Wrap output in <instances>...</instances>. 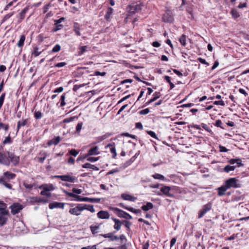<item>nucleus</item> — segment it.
Instances as JSON below:
<instances>
[{
	"label": "nucleus",
	"mask_w": 249,
	"mask_h": 249,
	"mask_svg": "<svg viewBox=\"0 0 249 249\" xmlns=\"http://www.w3.org/2000/svg\"><path fill=\"white\" fill-rule=\"evenodd\" d=\"M25 40V36L24 35H21L20 37L19 40L17 43V46L18 47H22L24 45V42Z\"/></svg>",
	"instance_id": "473e14b6"
},
{
	"label": "nucleus",
	"mask_w": 249,
	"mask_h": 249,
	"mask_svg": "<svg viewBox=\"0 0 249 249\" xmlns=\"http://www.w3.org/2000/svg\"><path fill=\"white\" fill-rule=\"evenodd\" d=\"M229 162L231 164H234L236 163L238 165V166H242L243 164H242V161L240 159H231L230 160H229Z\"/></svg>",
	"instance_id": "4be33fe9"
},
{
	"label": "nucleus",
	"mask_w": 249,
	"mask_h": 249,
	"mask_svg": "<svg viewBox=\"0 0 249 249\" xmlns=\"http://www.w3.org/2000/svg\"><path fill=\"white\" fill-rule=\"evenodd\" d=\"M231 14L232 15V17L234 18H238L240 15L238 13V12L237 11V10L235 9H232L231 11Z\"/></svg>",
	"instance_id": "ea45409f"
},
{
	"label": "nucleus",
	"mask_w": 249,
	"mask_h": 249,
	"mask_svg": "<svg viewBox=\"0 0 249 249\" xmlns=\"http://www.w3.org/2000/svg\"><path fill=\"white\" fill-rule=\"evenodd\" d=\"M76 200L77 201H85V202H90L92 203H99L100 202L101 199L98 198H89L87 197L79 196L77 197Z\"/></svg>",
	"instance_id": "39448f33"
},
{
	"label": "nucleus",
	"mask_w": 249,
	"mask_h": 249,
	"mask_svg": "<svg viewBox=\"0 0 249 249\" xmlns=\"http://www.w3.org/2000/svg\"><path fill=\"white\" fill-rule=\"evenodd\" d=\"M8 180H6L5 178H0V184L4 185L6 188L9 189H12V185L7 183Z\"/></svg>",
	"instance_id": "a211bd4d"
},
{
	"label": "nucleus",
	"mask_w": 249,
	"mask_h": 249,
	"mask_svg": "<svg viewBox=\"0 0 249 249\" xmlns=\"http://www.w3.org/2000/svg\"><path fill=\"white\" fill-rule=\"evenodd\" d=\"M176 242V238H173L170 241V248H172Z\"/></svg>",
	"instance_id": "338daca9"
},
{
	"label": "nucleus",
	"mask_w": 249,
	"mask_h": 249,
	"mask_svg": "<svg viewBox=\"0 0 249 249\" xmlns=\"http://www.w3.org/2000/svg\"><path fill=\"white\" fill-rule=\"evenodd\" d=\"M73 31L75 32V33L77 36H79L81 35V33L80 32V25H79L78 23H77L76 22L74 23Z\"/></svg>",
	"instance_id": "bb28decb"
},
{
	"label": "nucleus",
	"mask_w": 249,
	"mask_h": 249,
	"mask_svg": "<svg viewBox=\"0 0 249 249\" xmlns=\"http://www.w3.org/2000/svg\"><path fill=\"white\" fill-rule=\"evenodd\" d=\"M171 187L167 186H163L160 189V192L167 196L172 197L174 195L170 193Z\"/></svg>",
	"instance_id": "1a4fd4ad"
},
{
	"label": "nucleus",
	"mask_w": 249,
	"mask_h": 249,
	"mask_svg": "<svg viewBox=\"0 0 249 249\" xmlns=\"http://www.w3.org/2000/svg\"><path fill=\"white\" fill-rule=\"evenodd\" d=\"M112 219L114 221L115 224L114 225V228L117 231L120 230L121 227L122 223L119 219H116L114 217H112Z\"/></svg>",
	"instance_id": "dca6fc26"
},
{
	"label": "nucleus",
	"mask_w": 249,
	"mask_h": 249,
	"mask_svg": "<svg viewBox=\"0 0 249 249\" xmlns=\"http://www.w3.org/2000/svg\"><path fill=\"white\" fill-rule=\"evenodd\" d=\"M98 150H99V148H98V146H94V147L90 149L89 150L88 155L90 156V155H98L100 153Z\"/></svg>",
	"instance_id": "2eb2a0df"
},
{
	"label": "nucleus",
	"mask_w": 249,
	"mask_h": 249,
	"mask_svg": "<svg viewBox=\"0 0 249 249\" xmlns=\"http://www.w3.org/2000/svg\"><path fill=\"white\" fill-rule=\"evenodd\" d=\"M60 141V137L58 136V137H55L52 140L48 142V144L49 145H51L53 144L56 145Z\"/></svg>",
	"instance_id": "393cba45"
},
{
	"label": "nucleus",
	"mask_w": 249,
	"mask_h": 249,
	"mask_svg": "<svg viewBox=\"0 0 249 249\" xmlns=\"http://www.w3.org/2000/svg\"><path fill=\"white\" fill-rule=\"evenodd\" d=\"M147 133L150 135L152 137L158 139V138L155 134V133L152 131H147Z\"/></svg>",
	"instance_id": "864d4df0"
},
{
	"label": "nucleus",
	"mask_w": 249,
	"mask_h": 249,
	"mask_svg": "<svg viewBox=\"0 0 249 249\" xmlns=\"http://www.w3.org/2000/svg\"><path fill=\"white\" fill-rule=\"evenodd\" d=\"M198 61H199L201 63H202V64H206V65H209V63H207V62H206V61L205 59H203V58H201V57L198 58Z\"/></svg>",
	"instance_id": "0e129e2a"
},
{
	"label": "nucleus",
	"mask_w": 249,
	"mask_h": 249,
	"mask_svg": "<svg viewBox=\"0 0 249 249\" xmlns=\"http://www.w3.org/2000/svg\"><path fill=\"white\" fill-rule=\"evenodd\" d=\"M82 206L83 208H84V210H87L88 211L91 212V213L95 212V210L94 209L93 205L84 204L83 205H82Z\"/></svg>",
	"instance_id": "72a5a7b5"
},
{
	"label": "nucleus",
	"mask_w": 249,
	"mask_h": 249,
	"mask_svg": "<svg viewBox=\"0 0 249 249\" xmlns=\"http://www.w3.org/2000/svg\"><path fill=\"white\" fill-rule=\"evenodd\" d=\"M29 9L28 7H26L23 10L19 13V17L21 20L25 18V14Z\"/></svg>",
	"instance_id": "f704fd0d"
},
{
	"label": "nucleus",
	"mask_w": 249,
	"mask_h": 249,
	"mask_svg": "<svg viewBox=\"0 0 249 249\" xmlns=\"http://www.w3.org/2000/svg\"><path fill=\"white\" fill-rule=\"evenodd\" d=\"M99 157H89L87 159V160L91 162H95L98 160Z\"/></svg>",
	"instance_id": "6e6d98bb"
},
{
	"label": "nucleus",
	"mask_w": 249,
	"mask_h": 249,
	"mask_svg": "<svg viewBox=\"0 0 249 249\" xmlns=\"http://www.w3.org/2000/svg\"><path fill=\"white\" fill-rule=\"evenodd\" d=\"M113 9L111 7H109L107 9V12L105 16V18L107 20H110L111 16L113 13Z\"/></svg>",
	"instance_id": "7c9ffc66"
},
{
	"label": "nucleus",
	"mask_w": 249,
	"mask_h": 249,
	"mask_svg": "<svg viewBox=\"0 0 249 249\" xmlns=\"http://www.w3.org/2000/svg\"><path fill=\"white\" fill-rule=\"evenodd\" d=\"M153 204L151 202H147L146 205H143L142 207V209L143 211H147L150 209H151L153 208Z\"/></svg>",
	"instance_id": "c756f323"
},
{
	"label": "nucleus",
	"mask_w": 249,
	"mask_h": 249,
	"mask_svg": "<svg viewBox=\"0 0 249 249\" xmlns=\"http://www.w3.org/2000/svg\"><path fill=\"white\" fill-rule=\"evenodd\" d=\"M90 229L93 234L97 233L98 231V230L99 229V226H90Z\"/></svg>",
	"instance_id": "4c0bfd02"
},
{
	"label": "nucleus",
	"mask_w": 249,
	"mask_h": 249,
	"mask_svg": "<svg viewBox=\"0 0 249 249\" xmlns=\"http://www.w3.org/2000/svg\"><path fill=\"white\" fill-rule=\"evenodd\" d=\"M49 207L51 209H53L55 208H62V203L55 202L50 203Z\"/></svg>",
	"instance_id": "2f4dec72"
},
{
	"label": "nucleus",
	"mask_w": 249,
	"mask_h": 249,
	"mask_svg": "<svg viewBox=\"0 0 249 249\" xmlns=\"http://www.w3.org/2000/svg\"><path fill=\"white\" fill-rule=\"evenodd\" d=\"M78 117L76 116L68 117L63 120V123H68L70 122H74L75 121H77Z\"/></svg>",
	"instance_id": "5701e85b"
},
{
	"label": "nucleus",
	"mask_w": 249,
	"mask_h": 249,
	"mask_svg": "<svg viewBox=\"0 0 249 249\" xmlns=\"http://www.w3.org/2000/svg\"><path fill=\"white\" fill-rule=\"evenodd\" d=\"M186 38H187V36L185 35H183L181 36V37L179 39V41L180 43L183 46H185L186 44Z\"/></svg>",
	"instance_id": "e433bc0d"
},
{
	"label": "nucleus",
	"mask_w": 249,
	"mask_h": 249,
	"mask_svg": "<svg viewBox=\"0 0 249 249\" xmlns=\"http://www.w3.org/2000/svg\"><path fill=\"white\" fill-rule=\"evenodd\" d=\"M213 104L216 105L225 106V103L222 100L215 101L214 102Z\"/></svg>",
	"instance_id": "5fc2aeb1"
},
{
	"label": "nucleus",
	"mask_w": 249,
	"mask_h": 249,
	"mask_svg": "<svg viewBox=\"0 0 249 249\" xmlns=\"http://www.w3.org/2000/svg\"><path fill=\"white\" fill-rule=\"evenodd\" d=\"M125 209L135 213H141V210L140 209H135L132 207H125Z\"/></svg>",
	"instance_id": "37998d69"
},
{
	"label": "nucleus",
	"mask_w": 249,
	"mask_h": 249,
	"mask_svg": "<svg viewBox=\"0 0 249 249\" xmlns=\"http://www.w3.org/2000/svg\"><path fill=\"white\" fill-rule=\"evenodd\" d=\"M23 185L24 186V187L26 188L29 189H31L33 188V185L32 184H29V183H26V182H24Z\"/></svg>",
	"instance_id": "bf43d9fd"
},
{
	"label": "nucleus",
	"mask_w": 249,
	"mask_h": 249,
	"mask_svg": "<svg viewBox=\"0 0 249 249\" xmlns=\"http://www.w3.org/2000/svg\"><path fill=\"white\" fill-rule=\"evenodd\" d=\"M7 205L3 201H0V212H3L4 211H8L6 209Z\"/></svg>",
	"instance_id": "a19ab883"
},
{
	"label": "nucleus",
	"mask_w": 249,
	"mask_h": 249,
	"mask_svg": "<svg viewBox=\"0 0 249 249\" xmlns=\"http://www.w3.org/2000/svg\"><path fill=\"white\" fill-rule=\"evenodd\" d=\"M64 192L65 193H66L69 196L75 198L74 199L75 200H76V199H77V196H78V195H76L75 194H74L72 193H69V192H68L67 191H64Z\"/></svg>",
	"instance_id": "3c124183"
},
{
	"label": "nucleus",
	"mask_w": 249,
	"mask_h": 249,
	"mask_svg": "<svg viewBox=\"0 0 249 249\" xmlns=\"http://www.w3.org/2000/svg\"><path fill=\"white\" fill-rule=\"evenodd\" d=\"M74 161V159L72 157H69L67 160L68 163L70 164H73Z\"/></svg>",
	"instance_id": "680f3d73"
},
{
	"label": "nucleus",
	"mask_w": 249,
	"mask_h": 249,
	"mask_svg": "<svg viewBox=\"0 0 249 249\" xmlns=\"http://www.w3.org/2000/svg\"><path fill=\"white\" fill-rule=\"evenodd\" d=\"M88 47L87 46H83L79 48L80 52L78 53L79 55H81L84 53L86 51H87V48Z\"/></svg>",
	"instance_id": "c03bdc74"
},
{
	"label": "nucleus",
	"mask_w": 249,
	"mask_h": 249,
	"mask_svg": "<svg viewBox=\"0 0 249 249\" xmlns=\"http://www.w3.org/2000/svg\"><path fill=\"white\" fill-rule=\"evenodd\" d=\"M132 81H133V80H132V79H125V80L121 81L120 82V84H124L125 83H131L132 82Z\"/></svg>",
	"instance_id": "052dcab7"
},
{
	"label": "nucleus",
	"mask_w": 249,
	"mask_h": 249,
	"mask_svg": "<svg viewBox=\"0 0 249 249\" xmlns=\"http://www.w3.org/2000/svg\"><path fill=\"white\" fill-rule=\"evenodd\" d=\"M61 49V46L60 45H58V44H57L56 45L53 49L52 50V51L53 52H58L59 51H60Z\"/></svg>",
	"instance_id": "09e8293b"
},
{
	"label": "nucleus",
	"mask_w": 249,
	"mask_h": 249,
	"mask_svg": "<svg viewBox=\"0 0 249 249\" xmlns=\"http://www.w3.org/2000/svg\"><path fill=\"white\" fill-rule=\"evenodd\" d=\"M236 167V166L227 165L223 168V171L229 173L231 171H234Z\"/></svg>",
	"instance_id": "cd10ccee"
},
{
	"label": "nucleus",
	"mask_w": 249,
	"mask_h": 249,
	"mask_svg": "<svg viewBox=\"0 0 249 249\" xmlns=\"http://www.w3.org/2000/svg\"><path fill=\"white\" fill-rule=\"evenodd\" d=\"M149 112V110L148 108H145L140 111L139 113L142 115H146Z\"/></svg>",
	"instance_id": "8fccbe9b"
},
{
	"label": "nucleus",
	"mask_w": 249,
	"mask_h": 249,
	"mask_svg": "<svg viewBox=\"0 0 249 249\" xmlns=\"http://www.w3.org/2000/svg\"><path fill=\"white\" fill-rule=\"evenodd\" d=\"M87 84H80V85H75L73 86V90L74 91H77L79 88L83 87L86 85H87Z\"/></svg>",
	"instance_id": "49530a36"
},
{
	"label": "nucleus",
	"mask_w": 249,
	"mask_h": 249,
	"mask_svg": "<svg viewBox=\"0 0 249 249\" xmlns=\"http://www.w3.org/2000/svg\"><path fill=\"white\" fill-rule=\"evenodd\" d=\"M121 197L124 200H129L131 201H135L136 200V198L132 196L129 195L123 194L121 195Z\"/></svg>",
	"instance_id": "aec40b11"
},
{
	"label": "nucleus",
	"mask_w": 249,
	"mask_h": 249,
	"mask_svg": "<svg viewBox=\"0 0 249 249\" xmlns=\"http://www.w3.org/2000/svg\"><path fill=\"white\" fill-rule=\"evenodd\" d=\"M97 216L100 219H108L110 215L107 211H100L97 213Z\"/></svg>",
	"instance_id": "9b49d317"
},
{
	"label": "nucleus",
	"mask_w": 249,
	"mask_h": 249,
	"mask_svg": "<svg viewBox=\"0 0 249 249\" xmlns=\"http://www.w3.org/2000/svg\"><path fill=\"white\" fill-rule=\"evenodd\" d=\"M113 145H114V143L112 144H109L107 145L108 147L111 146V147L110 149V152L113 154L112 158H114L117 155V153L116 152V149L114 146H113Z\"/></svg>",
	"instance_id": "c9c22d12"
},
{
	"label": "nucleus",
	"mask_w": 249,
	"mask_h": 249,
	"mask_svg": "<svg viewBox=\"0 0 249 249\" xmlns=\"http://www.w3.org/2000/svg\"><path fill=\"white\" fill-rule=\"evenodd\" d=\"M228 189L227 186L225 184L217 188L218 195L219 196H222L225 194V191Z\"/></svg>",
	"instance_id": "f3484780"
},
{
	"label": "nucleus",
	"mask_w": 249,
	"mask_h": 249,
	"mask_svg": "<svg viewBox=\"0 0 249 249\" xmlns=\"http://www.w3.org/2000/svg\"><path fill=\"white\" fill-rule=\"evenodd\" d=\"M113 233L114 232H111L104 234H100V235L104 237V238H108L109 239V240L111 241H113L114 240H117L119 239L118 236L113 235Z\"/></svg>",
	"instance_id": "f8f14e48"
},
{
	"label": "nucleus",
	"mask_w": 249,
	"mask_h": 249,
	"mask_svg": "<svg viewBox=\"0 0 249 249\" xmlns=\"http://www.w3.org/2000/svg\"><path fill=\"white\" fill-rule=\"evenodd\" d=\"M6 93L5 92L2 93L0 96V109L3 105Z\"/></svg>",
	"instance_id": "a18cd8bd"
},
{
	"label": "nucleus",
	"mask_w": 249,
	"mask_h": 249,
	"mask_svg": "<svg viewBox=\"0 0 249 249\" xmlns=\"http://www.w3.org/2000/svg\"><path fill=\"white\" fill-rule=\"evenodd\" d=\"M72 192L73 193H75L76 194H80L82 192V191L81 189H75V188L72 189Z\"/></svg>",
	"instance_id": "e2e57ef3"
},
{
	"label": "nucleus",
	"mask_w": 249,
	"mask_h": 249,
	"mask_svg": "<svg viewBox=\"0 0 249 249\" xmlns=\"http://www.w3.org/2000/svg\"><path fill=\"white\" fill-rule=\"evenodd\" d=\"M78 153H79V152L78 151L74 149H72L70 151L69 153H68L67 154H66V156H67L69 155H71L73 156L74 157H76L78 154Z\"/></svg>",
	"instance_id": "79ce46f5"
},
{
	"label": "nucleus",
	"mask_w": 249,
	"mask_h": 249,
	"mask_svg": "<svg viewBox=\"0 0 249 249\" xmlns=\"http://www.w3.org/2000/svg\"><path fill=\"white\" fill-rule=\"evenodd\" d=\"M119 217H123L127 219H131L132 217L126 212L117 208H111Z\"/></svg>",
	"instance_id": "7ed1b4c3"
},
{
	"label": "nucleus",
	"mask_w": 249,
	"mask_h": 249,
	"mask_svg": "<svg viewBox=\"0 0 249 249\" xmlns=\"http://www.w3.org/2000/svg\"><path fill=\"white\" fill-rule=\"evenodd\" d=\"M225 185L228 189L231 188H236L241 187V184L235 178H230L227 179L225 181Z\"/></svg>",
	"instance_id": "f03ea898"
},
{
	"label": "nucleus",
	"mask_w": 249,
	"mask_h": 249,
	"mask_svg": "<svg viewBox=\"0 0 249 249\" xmlns=\"http://www.w3.org/2000/svg\"><path fill=\"white\" fill-rule=\"evenodd\" d=\"M9 157L10 161H11L13 165H16L18 163L19 161V157L15 156L12 154H10Z\"/></svg>",
	"instance_id": "4468645a"
},
{
	"label": "nucleus",
	"mask_w": 249,
	"mask_h": 249,
	"mask_svg": "<svg viewBox=\"0 0 249 249\" xmlns=\"http://www.w3.org/2000/svg\"><path fill=\"white\" fill-rule=\"evenodd\" d=\"M35 117L36 119H39L42 117V113L40 111H36L35 113Z\"/></svg>",
	"instance_id": "603ef678"
},
{
	"label": "nucleus",
	"mask_w": 249,
	"mask_h": 249,
	"mask_svg": "<svg viewBox=\"0 0 249 249\" xmlns=\"http://www.w3.org/2000/svg\"><path fill=\"white\" fill-rule=\"evenodd\" d=\"M152 177L155 179H160L162 180H165V177L163 175L160 174H155L154 175H153Z\"/></svg>",
	"instance_id": "58836bf2"
},
{
	"label": "nucleus",
	"mask_w": 249,
	"mask_h": 249,
	"mask_svg": "<svg viewBox=\"0 0 249 249\" xmlns=\"http://www.w3.org/2000/svg\"><path fill=\"white\" fill-rule=\"evenodd\" d=\"M212 209V205L210 203H208L205 205L202 209L200 211L198 217V218H201L203 216V215L207 213L208 211H209Z\"/></svg>",
	"instance_id": "0eeeda50"
},
{
	"label": "nucleus",
	"mask_w": 249,
	"mask_h": 249,
	"mask_svg": "<svg viewBox=\"0 0 249 249\" xmlns=\"http://www.w3.org/2000/svg\"><path fill=\"white\" fill-rule=\"evenodd\" d=\"M14 14V13H9L6 15L3 18L4 20H6L9 19L11 16H12Z\"/></svg>",
	"instance_id": "69168bd1"
},
{
	"label": "nucleus",
	"mask_w": 249,
	"mask_h": 249,
	"mask_svg": "<svg viewBox=\"0 0 249 249\" xmlns=\"http://www.w3.org/2000/svg\"><path fill=\"white\" fill-rule=\"evenodd\" d=\"M62 21V18H60L58 20L56 21V23L54 24V27L53 29V32H56L60 29H61L62 25L60 24L61 22Z\"/></svg>",
	"instance_id": "6ab92c4d"
},
{
	"label": "nucleus",
	"mask_w": 249,
	"mask_h": 249,
	"mask_svg": "<svg viewBox=\"0 0 249 249\" xmlns=\"http://www.w3.org/2000/svg\"><path fill=\"white\" fill-rule=\"evenodd\" d=\"M162 19L165 22H172L173 21V17L169 12H166L163 14Z\"/></svg>",
	"instance_id": "9d476101"
},
{
	"label": "nucleus",
	"mask_w": 249,
	"mask_h": 249,
	"mask_svg": "<svg viewBox=\"0 0 249 249\" xmlns=\"http://www.w3.org/2000/svg\"><path fill=\"white\" fill-rule=\"evenodd\" d=\"M142 6L141 3H132L129 5L127 7L128 15L125 20L128 19L130 16H133L136 13L140 12L142 10Z\"/></svg>",
	"instance_id": "f257e3e1"
},
{
	"label": "nucleus",
	"mask_w": 249,
	"mask_h": 249,
	"mask_svg": "<svg viewBox=\"0 0 249 249\" xmlns=\"http://www.w3.org/2000/svg\"><path fill=\"white\" fill-rule=\"evenodd\" d=\"M22 206L18 203H15L10 207L11 209V213L13 214L18 213L22 209Z\"/></svg>",
	"instance_id": "6e6552de"
},
{
	"label": "nucleus",
	"mask_w": 249,
	"mask_h": 249,
	"mask_svg": "<svg viewBox=\"0 0 249 249\" xmlns=\"http://www.w3.org/2000/svg\"><path fill=\"white\" fill-rule=\"evenodd\" d=\"M40 194L42 196H46L48 197H50L51 196V193L49 192L46 191L45 190L42 191L40 193Z\"/></svg>",
	"instance_id": "de8ad7c7"
},
{
	"label": "nucleus",
	"mask_w": 249,
	"mask_h": 249,
	"mask_svg": "<svg viewBox=\"0 0 249 249\" xmlns=\"http://www.w3.org/2000/svg\"><path fill=\"white\" fill-rule=\"evenodd\" d=\"M16 177V175L9 172H6L4 173V177L3 178H5L6 180L12 179L15 178Z\"/></svg>",
	"instance_id": "b1692460"
},
{
	"label": "nucleus",
	"mask_w": 249,
	"mask_h": 249,
	"mask_svg": "<svg viewBox=\"0 0 249 249\" xmlns=\"http://www.w3.org/2000/svg\"><path fill=\"white\" fill-rule=\"evenodd\" d=\"M11 142V139L10 136L6 137L3 141V143L4 144L10 143Z\"/></svg>",
	"instance_id": "13d9d810"
},
{
	"label": "nucleus",
	"mask_w": 249,
	"mask_h": 249,
	"mask_svg": "<svg viewBox=\"0 0 249 249\" xmlns=\"http://www.w3.org/2000/svg\"><path fill=\"white\" fill-rule=\"evenodd\" d=\"M40 188L42 189L43 190H45L49 192L50 191L53 190L54 188L53 184H44L42 185Z\"/></svg>",
	"instance_id": "a878e982"
},
{
	"label": "nucleus",
	"mask_w": 249,
	"mask_h": 249,
	"mask_svg": "<svg viewBox=\"0 0 249 249\" xmlns=\"http://www.w3.org/2000/svg\"><path fill=\"white\" fill-rule=\"evenodd\" d=\"M63 181H68L70 182H75L77 181V178L71 175H63Z\"/></svg>",
	"instance_id": "ddd939ff"
},
{
	"label": "nucleus",
	"mask_w": 249,
	"mask_h": 249,
	"mask_svg": "<svg viewBox=\"0 0 249 249\" xmlns=\"http://www.w3.org/2000/svg\"><path fill=\"white\" fill-rule=\"evenodd\" d=\"M9 214V211L0 212V227H2L6 224Z\"/></svg>",
	"instance_id": "20e7f679"
},
{
	"label": "nucleus",
	"mask_w": 249,
	"mask_h": 249,
	"mask_svg": "<svg viewBox=\"0 0 249 249\" xmlns=\"http://www.w3.org/2000/svg\"><path fill=\"white\" fill-rule=\"evenodd\" d=\"M153 95H154V97L153 98H152L151 99H150L148 102H147L146 103V105H149L150 103H151L154 102L155 101H156V100H157L158 98H159L160 97V96H161V94L160 92H155L153 94Z\"/></svg>",
	"instance_id": "412c9836"
},
{
	"label": "nucleus",
	"mask_w": 249,
	"mask_h": 249,
	"mask_svg": "<svg viewBox=\"0 0 249 249\" xmlns=\"http://www.w3.org/2000/svg\"><path fill=\"white\" fill-rule=\"evenodd\" d=\"M83 210H84V208H83L82 205L78 204L76 207L71 209L69 212L71 214L79 215Z\"/></svg>",
	"instance_id": "423d86ee"
},
{
	"label": "nucleus",
	"mask_w": 249,
	"mask_h": 249,
	"mask_svg": "<svg viewBox=\"0 0 249 249\" xmlns=\"http://www.w3.org/2000/svg\"><path fill=\"white\" fill-rule=\"evenodd\" d=\"M82 166L83 168H89V169H91L92 170H96V171L99 170V168L98 167H97L95 165H92L89 163H86L82 165Z\"/></svg>",
	"instance_id": "c85d7f7f"
},
{
	"label": "nucleus",
	"mask_w": 249,
	"mask_h": 249,
	"mask_svg": "<svg viewBox=\"0 0 249 249\" xmlns=\"http://www.w3.org/2000/svg\"><path fill=\"white\" fill-rule=\"evenodd\" d=\"M82 249H96V247L95 245L93 246H89L86 247H83Z\"/></svg>",
	"instance_id": "774afa93"
},
{
	"label": "nucleus",
	"mask_w": 249,
	"mask_h": 249,
	"mask_svg": "<svg viewBox=\"0 0 249 249\" xmlns=\"http://www.w3.org/2000/svg\"><path fill=\"white\" fill-rule=\"evenodd\" d=\"M41 53V52H39L38 49L37 48H36L33 52V54L35 56H38Z\"/></svg>",
	"instance_id": "4d7b16f0"
}]
</instances>
